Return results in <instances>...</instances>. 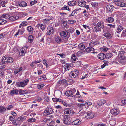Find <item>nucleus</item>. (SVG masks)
Instances as JSON below:
<instances>
[{
	"instance_id": "obj_1",
	"label": "nucleus",
	"mask_w": 126,
	"mask_h": 126,
	"mask_svg": "<svg viewBox=\"0 0 126 126\" xmlns=\"http://www.w3.org/2000/svg\"><path fill=\"white\" fill-rule=\"evenodd\" d=\"M29 82V80L26 79L22 82H18L16 83V85L18 87H24L25 85L27 84Z\"/></svg>"
},
{
	"instance_id": "obj_2",
	"label": "nucleus",
	"mask_w": 126,
	"mask_h": 126,
	"mask_svg": "<svg viewBox=\"0 0 126 126\" xmlns=\"http://www.w3.org/2000/svg\"><path fill=\"white\" fill-rule=\"evenodd\" d=\"M53 111L52 109L50 108H48L45 109L43 112V114L45 116L48 115L52 114Z\"/></svg>"
},
{
	"instance_id": "obj_3",
	"label": "nucleus",
	"mask_w": 126,
	"mask_h": 126,
	"mask_svg": "<svg viewBox=\"0 0 126 126\" xmlns=\"http://www.w3.org/2000/svg\"><path fill=\"white\" fill-rule=\"evenodd\" d=\"M78 71L76 69H74L70 72V75L72 78H75L78 76Z\"/></svg>"
},
{
	"instance_id": "obj_4",
	"label": "nucleus",
	"mask_w": 126,
	"mask_h": 126,
	"mask_svg": "<svg viewBox=\"0 0 126 126\" xmlns=\"http://www.w3.org/2000/svg\"><path fill=\"white\" fill-rule=\"evenodd\" d=\"M113 2L117 6L123 7L125 6L124 3L121 1V0H113Z\"/></svg>"
},
{
	"instance_id": "obj_5",
	"label": "nucleus",
	"mask_w": 126,
	"mask_h": 126,
	"mask_svg": "<svg viewBox=\"0 0 126 126\" xmlns=\"http://www.w3.org/2000/svg\"><path fill=\"white\" fill-rule=\"evenodd\" d=\"M118 61L120 64L125 65L126 64V57L125 56L119 58Z\"/></svg>"
},
{
	"instance_id": "obj_6",
	"label": "nucleus",
	"mask_w": 126,
	"mask_h": 126,
	"mask_svg": "<svg viewBox=\"0 0 126 126\" xmlns=\"http://www.w3.org/2000/svg\"><path fill=\"white\" fill-rule=\"evenodd\" d=\"M84 113V115L85 117H87L88 118H93L94 117V115H93V114L90 112H88L87 113H85V112L84 111L83 112Z\"/></svg>"
},
{
	"instance_id": "obj_7",
	"label": "nucleus",
	"mask_w": 126,
	"mask_h": 126,
	"mask_svg": "<svg viewBox=\"0 0 126 126\" xmlns=\"http://www.w3.org/2000/svg\"><path fill=\"white\" fill-rule=\"evenodd\" d=\"M68 33L66 31H63L60 33V35L62 38L66 37L68 35Z\"/></svg>"
},
{
	"instance_id": "obj_8",
	"label": "nucleus",
	"mask_w": 126,
	"mask_h": 126,
	"mask_svg": "<svg viewBox=\"0 0 126 126\" xmlns=\"http://www.w3.org/2000/svg\"><path fill=\"white\" fill-rule=\"evenodd\" d=\"M43 121L47 123V126L50 125V123L52 124L53 123V122L50 119L45 118L44 119Z\"/></svg>"
},
{
	"instance_id": "obj_9",
	"label": "nucleus",
	"mask_w": 126,
	"mask_h": 126,
	"mask_svg": "<svg viewBox=\"0 0 126 126\" xmlns=\"http://www.w3.org/2000/svg\"><path fill=\"white\" fill-rule=\"evenodd\" d=\"M110 112L112 115L116 116L118 114L119 111L117 109H112L110 110Z\"/></svg>"
},
{
	"instance_id": "obj_10",
	"label": "nucleus",
	"mask_w": 126,
	"mask_h": 126,
	"mask_svg": "<svg viewBox=\"0 0 126 126\" xmlns=\"http://www.w3.org/2000/svg\"><path fill=\"white\" fill-rule=\"evenodd\" d=\"M27 48L26 47H23L21 49V51L19 53V55L21 56H23L26 53Z\"/></svg>"
},
{
	"instance_id": "obj_11",
	"label": "nucleus",
	"mask_w": 126,
	"mask_h": 126,
	"mask_svg": "<svg viewBox=\"0 0 126 126\" xmlns=\"http://www.w3.org/2000/svg\"><path fill=\"white\" fill-rule=\"evenodd\" d=\"M114 8V7L112 5H108L106 7V11L108 12H112Z\"/></svg>"
},
{
	"instance_id": "obj_12",
	"label": "nucleus",
	"mask_w": 126,
	"mask_h": 126,
	"mask_svg": "<svg viewBox=\"0 0 126 126\" xmlns=\"http://www.w3.org/2000/svg\"><path fill=\"white\" fill-rule=\"evenodd\" d=\"M63 121L64 123L67 125H69L70 123V121L69 120L68 117L67 116L65 115L64 117Z\"/></svg>"
},
{
	"instance_id": "obj_13",
	"label": "nucleus",
	"mask_w": 126,
	"mask_h": 126,
	"mask_svg": "<svg viewBox=\"0 0 126 126\" xmlns=\"http://www.w3.org/2000/svg\"><path fill=\"white\" fill-rule=\"evenodd\" d=\"M73 66L72 64H66L64 66V67L66 70H69Z\"/></svg>"
},
{
	"instance_id": "obj_14",
	"label": "nucleus",
	"mask_w": 126,
	"mask_h": 126,
	"mask_svg": "<svg viewBox=\"0 0 126 126\" xmlns=\"http://www.w3.org/2000/svg\"><path fill=\"white\" fill-rule=\"evenodd\" d=\"M53 28L52 27H48L47 29V34L50 35L53 33Z\"/></svg>"
},
{
	"instance_id": "obj_15",
	"label": "nucleus",
	"mask_w": 126,
	"mask_h": 126,
	"mask_svg": "<svg viewBox=\"0 0 126 126\" xmlns=\"http://www.w3.org/2000/svg\"><path fill=\"white\" fill-rule=\"evenodd\" d=\"M97 57L99 59L103 60L106 58L105 55L103 53L99 54L97 55Z\"/></svg>"
},
{
	"instance_id": "obj_16",
	"label": "nucleus",
	"mask_w": 126,
	"mask_h": 126,
	"mask_svg": "<svg viewBox=\"0 0 126 126\" xmlns=\"http://www.w3.org/2000/svg\"><path fill=\"white\" fill-rule=\"evenodd\" d=\"M86 52L87 53L90 52L92 53H94V49L92 47H87L85 49Z\"/></svg>"
},
{
	"instance_id": "obj_17",
	"label": "nucleus",
	"mask_w": 126,
	"mask_h": 126,
	"mask_svg": "<svg viewBox=\"0 0 126 126\" xmlns=\"http://www.w3.org/2000/svg\"><path fill=\"white\" fill-rule=\"evenodd\" d=\"M65 94L66 96L68 97H73L74 96L73 93H72V91L71 90L67 91L65 93Z\"/></svg>"
},
{
	"instance_id": "obj_18",
	"label": "nucleus",
	"mask_w": 126,
	"mask_h": 126,
	"mask_svg": "<svg viewBox=\"0 0 126 126\" xmlns=\"http://www.w3.org/2000/svg\"><path fill=\"white\" fill-rule=\"evenodd\" d=\"M81 122L80 121L79 119H76L74 120L73 122V125H79L81 124Z\"/></svg>"
},
{
	"instance_id": "obj_19",
	"label": "nucleus",
	"mask_w": 126,
	"mask_h": 126,
	"mask_svg": "<svg viewBox=\"0 0 126 126\" xmlns=\"http://www.w3.org/2000/svg\"><path fill=\"white\" fill-rule=\"evenodd\" d=\"M71 109L70 108H66L64 110V113L65 114H69L71 112Z\"/></svg>"
},
{
	"instance_id": "obj_20",
	"label": "nucleus",
	"mask_w": 126,
	"mask_h": 126,
	"mask_svg": "<svg viewBox=\"0 0 126 126\" xmlns=\"http://www.w3.org/2000/svg\"><path fill=\"white\" fill-rule=\"evenodd\" d=\"M19 18V17L17 16H12L11 17L10 16L9 19L10 20L12 21H14L16 20L17 19Z\"/></svg>"
},
{
	"instance_id": "obj_21",
	"label": "nucleus",
	"mask_w": 126,
	"mask_h": 126,
	"mask_svg": "<svg viewBox=\"0 0 126 126\" xmlns=\"http://www.w3.org/2000/svg\"><path fill=\"white\" fill-rule=\"evenodd\" d=\"M79 6L81 7H84L86 4V2L84 1H79L78 3Z\"/></svg>"
},
{
	"instance_id": "obj_22",
	"label": "nucleus",
	"mask_w": 126,
	"mask_h": 126,
	"mask_svg": "<svg viewBox=\"0 0 126 126\" xmlns=\"http://www.w3.org/2000/svg\"><path fill=\"white\" fill-rule=\"evenodd\" d=\"M106 103V101L104 100H99L97 101V103L98 105L101 106L103 105Z\"/></svg>"
},
{
	"instance_id": "obj_23",
	"label": "nucleus",
	"mask_w": 126,
	"mask_h": 126,
	"mask_svg": "<svg viewBox=\"0 0 126 126\" xmlns=\"http://www.w3.org/2000/svg\"><path fill=\"white\" fill-rule=\"evenodd\" d=\"M22 70V67H20V68H16L14 71V73L15 74H16L18 72H20Z\"/></svg>"
},
{
	"instance_id": "obj_24",
	"label": "nucleus",
	"mask_w": 126,
	"mask_h": 126,
	"mask_svg": "<svg viewBox=\"0 0 126 126\" xmlns=\"http://www.w3.org/2000/svg\"><path fill=\"white\" fill-rule=\"evenodd\" d=\"M10 15L7 14H4L1 16V18H4L6 19H9Z\"/></svg>"
},
{
	"instance_id": "obj_25",
	"label": "nucleus",
	"mask_w": 126,
	"mask_h": 126,
	"mask_svg": "<svg viewBox=\"0 0 126 126\" xmlns=\"http://www.w3.org/2000/svg\"><path fill=\"white\" fill-rule=\"evenodd\" d=\"M76 3V1L73 0L69 2H68V4L70 6H73L75 5Z\"/></svg>"
},
{
	"instance_id": "obj_26",
	"label": "nucleus",
	"mask_w": 126,
	"mask_h": 126,
	"mask_svg": "<svg viewBox=\"0 0 126 126\" xmlns=\"http://www.w3.org/2000/svg\"><path fill=\"white\" fill-rule=\"evenodd\" d=\"M123 29V27L121 26L120 25L118 26L116 32L119 33Z\"/></svg>"
},
{
	"instance_id": "obj_27",
	"label": "nucleus",
	"mask_w": 126,
	"mask_h": 126,
	"mask_svg": "<svg viewBox=\"0 0 126 126\" xmlns=\"http://www.w3.org/2000/svg\"><path fill=\"white\" fill-rule=\"evenodd\" d=\"M18 4L19 6L21 7H25L27 5V3L24 1L20 2Z\"/></svg>"
},
{
	"instance_id": "obj_28",
	"label": "nucleus",
	"mask_w": 126,
	"mask_h": 126,
	"mask_svg": "<svg viewBox=\"0 0 126 126\" xmlns=\"http://www.w3.org/2000/svg\"><path fill=\"white\" fill-rule=\"evenodd\" d=\"M114 19L112 17H108L106 19L107 22L108 23H112L114 21Z\"/></svg>"
},
{
	"instance_id": "obj_29",
	"label": "nucleus",
	"mask_w": 126,
	"mask_h": 126,
	"mask_svg": "<svg viewBox=\"0 0 126 126\" xmlns=\"http://www.w3.org/2000/svg\"><path fill=\"white\" fill-rule=\"evenodd\" d=\"M76 59V57L75 54H73L71 56V62L72 63H74Z\"/></svg>"
},
{
	"instance_id": "obj_30",
	"label": "nucleus",
	"mask_w": 126,
	"mask_h": 126,
	"mask_svg": "<svg viewBox=\"0 0 126 126\" xmlns=\"http://www.w3.org/2000/svg\"><path fill=\"white\" fill-rule=\"evenodd\" d=\"M97 26L98 27H100L102 28H103L104 27L103 22L102 21L98 22L97 24Z\"/></svg>"
},
{
	"instance_id": "obj_31",
	"label": "nucleus",
	"mask_w": 126,
	"mask_h": 126,
	"mask_svg": "<svg viewBox=\"0 0 126 126\" xmlns=\"http://www.w3.org/2000/svg\"><path fill=\"white\" fill-rule=\"evenodd\" d=\"M78 48L82 50L84 49L85 48V46L82 43L79 44L78 46Z\"/></svg>"
},
{
	"instance_id": "obj_32",
	"label": "nucleus",
	"mask_w": 126,
	"mask_h": 126,
	"mask_svg": "<svg viewBox=\"0 0 126 126\" xmlns=\"http://www.w3.org/2000/svg\"><path fill=\"white\" fill-rule=\"evenodd\" d=\"M37 26L38 28H40L42 30L44 29L45 27V25H43L42 24H38L37 25Z\"/></svg>"
},
{
	"instance_id": "obj_33",
	"label": "nucleus",
	"mask_w": 126,
	"mask_h": 126,
	"mask_svg": "<svg viewBox=\"0 0 126 126\" xmlns=\"http://www.w3.org/2000/svg\"><path fill=\"white\" fill-rule=\"evenodd\" d=\"M18 90L15 89L11 91L10 92V94L11 95L14 94H17L18 93Z\"/></svg>"
},
{
	"instance_id": "obj_34",
	"label": "nucleus",
	"mask_w": 126,
	"mask_h": 126,
	"mask_svg": "<svg viewBox=\"0 0 126 126\" xmlns=\"http://www.w3.org/2000/svg\"><path fill=\"white\" fill-rule=\"evenodd\" d=\"M2 62L6 63L8 61V59L5 56H3L2 59Z\"/></svg>"
},
{
	"instance_id": "obj_35",
	"label": "nucleus",
	"mask_w": 126,
	"mask_h": 126,
	"mask_svg": "<svg viewBox=\"0 0 126 126\" xmlns=\"http://www.w3.org/2000/svg\"><path fill=\"white\" fill-rule=\"evenodd\" d=\"M33 37L32 35L29 36L28 38V41L29 42H32L33 40Z\"/></svg>"
},
{
	"instance_id": "obj_36",
	"label": "nucleus",
	"mask_w": 126,
	"mask_h": 126,
	"mask_svg": "<svg viewBox=\"0 0 126 126\" xmlns=\"http://www.w3.org/2000/svg\"><path fill=\"white\" fill-rule=\"evenodd\" d=\"M104 35L108 39H110L111 37L110 34L109 33H107L104 34Z\"/></svg>"
},
{
	"instance_id": "obj_37",
	"label": "nucleus",
	"mask_w": 126,
	"mask_h": 126,
	"mask_svg": "<svg viewBox=\"0 0 126 126\" xmlns=\"http://www.w3.org/2000/svg\"><path fill=\"white\" fill-rule=\"evenodd\" d=\"M109 123L111 126H113L115 125L116 121L114 120H111L109 121Z\"/></svg>"
},
{
	"instance_id": "obj_38",
	"label": "nucleus",
	"mask_w": 126,
	"mask_h": 126,
	"mask_svg": "<svg viewBox=\"0 0 126 126\" xmlns=\"http://www.w3.org/2000/svg\"><path fill=\"white\" fill-rule=\"evenodd\" d=\"M124 52L123 51H121L119 52V58H121V57H125L124 56Z\"/></svg>"
},
{
	"instance_id": "obj_39",
	"label": "nucleus",
	"mask_w": 126,
	"mask_h": 126,
	"mask_svg": "<svg viewBox=\"0 0 126 126\" xmlns=\"http://www.w3.org/2000/svg\"><path fill=\"white\" fill-rule=\"evenodd\" d=\"M101 114V111L99 110H98L97 112L95 113V117H98L100 116Z\"/></svg>"
},
{
	"instance_id": "obj_40",
	"label": "nucleus",
	"mask_w": 126,
	"mask_h": 126,
	"mask_svg": "<svg viewBox=\"0 0 126 126\" xmlns=\"http://www.w3.org/2000/svg\"><path fill=\"white\" fill-rule=\"evenodd\" d=\"M55 41L58 43H60L61 41V39L58 36L56 37L55 38Z\"/></svg>"
},
{
	"instance_id": "obj_41",
	"label": "nucleus",
	"mask_w": 126,
	"mask_h": 126,
	"mask_svg": "<svg viewBox=\"0 0 126 126\" xmlns=\"http://www.w3.org/2000/svg\"><path fill=\"white\" fill-rule=\"evenodd\" d=\"M26 120V118L25 117L20 116L19 117L17 118V120L19 121H21L23 122Z\"/></svg>"
},
{
	"instance_id": "obj_42",
	"label": "nucleus",
	"mask_w": 126,
	"mask_h": 126,
	"mask_svg": "<svg viewBox=\"0 0 126 126\" xmlns=\"http://www.w3.org/2000/svg\"><path fill=\"white\" fill-rule=\"evenodd\" d=\"M113 56L112 54L111 53H107L105 55L106 58H111Z\"/></svg>"
},
{
	"instance_id": "obj_43",
	"label": "nucleus",
	"mask_w": 126,
	"mask_h": 126,
	"mask_svg": "<svg viewBox=\"0 0 126 126\" xmlns=\"http://www.w3.org/2000/svg\"><path fill=\"white\" fill-rule=\"evenodd\" d=\"M27 29L29 32H32L33 31V29L31 26H28L27 27Z\"/></svg>"
},
{
	"instance_id": "obj_44",
	"label": "nucleus",
	"mask_w": 126,
	"mask_h": 126,
	"mask_svg": "<svg viewBox=\"0 0 126 126\" xmlns=\"http://www.w3.org/2000/svg\"><path fill=\"white\" fill-rule=\"evenodd\" d=\"M5 64L6 63H3L2 62L0 63V68L2 69L5 68L6 67Z\"/></svg>"
},
{
	"instance_id": "obj_45",
	"label": "nucleus",
	"mask_w": 126,
	"mask_h": 126,
	"mask_svg": "<svg viewBox=\"0 0 126 126\" xmlns=\"http://www.w3.org/2000/svg\"><path fill=\"white\" fill-rule=\"evenodd\" d=\"M121 37H126V30H123V32L121 35Z\"/></svg>"
},
{
	"instance_id": "obj_46",
	"label": "nucleus",
	"mask_w": 126,
	"mask_h": 126,
	"mask_svg": "<svg viewBox=\"0 0 126 126\" xmlns=\"http://www.w3.org/2000/svg\"><path fill=\"white\" fill-rule=\"evenodd\" d=\"M1 18L0 19V25H3L7 22V21L5 20H4Z\"/></svg>"
},
{
	"instance_id": "obj_47",
	"label": "nucleus",
	"mask_w": 126,
	"mask_h": 126,
	"mask_svg": "<svg viewBox=\"0 0 126 126\" xmlns=\"http://www.w3.org/2000/svg\"><path fill=\"white\" fill-rule=\"evenodd\" d=\"M6 108L4 107H0V112L1 113L6 110Z\"/></svg>"
},
{
	"instance_id": "obj_48",
	"label": "nucleus",
	"mask_w": 126,
	"mask_h": 126,
	"mask_svg": "<svg viewBox=\"0 0 126 126\" xmlns=\"http://www.w3.org/2000/svg\"><path fill=\"white\" fill-rule=\"evenodd\" d=\"M44 85L43 84H39L37 85V87L39 89H42V88H43Z\"/></svg>"
},
{
	"instance_id": "obj_49",
	"label": "nucleus",
	"mask_w": 126,
	"mask_h": 126,
	"mask_svg": "<svg viewBox=\"0 0 126 126\" xmlns=\"http://www.w3.org/2000/svg\"><path fill=\"white\" fill-rule=\"evenodd\" d=\"M36 120V119L34 118H32L28 119L27 121L29 122H35Z\"/></svg>"
},
{
	"instance_id": "obj_50",
	"label": "nucleus",
	"mask_w": 126,
	"mask_h": 126,
	"mask_svg": "<svg viewBox=\"0 0 126 126\" xmlns=\"http://www.w3.org/2000/svg\"><path fill=\"white\" fill-rule=\"evenodd\" d=\"M52 100L53 101L55 102H61L62 101L61 99L59 98H52Z\"/></svg>"
},
{
	"instance_id": "obj_51",
	"label": "nucleus",
	"mask_w": 126,
	"mask_h": 126,
	"mask_svg": "<svg viewBox=\"0 0 126 126\" xmlns=\"http://www.w3.org/2000/svg\"><path fill=\"white\" fill-rule=\"evenodd\" d=\"M18 31L21 35H22L24 31V29L23 28H22L21 30L20 29H19Z\"/></svg>"
},
{
	"instance_id": "obj_52",
	"label": "nucleus",
	"mask_w": 126,
	"mask_h": 126,
	"mask_svg": "<svg viewBox=\"0 0 126 126\" xmlns=\"http://www.w3.org/2000/svg\"><path fill=\"white\" fill-rule=\"evenodd\" d=\"M85 105V104H81L79 103L77 105L79 107L82 108Z\"/></svg>"
},
{
	"instance_id": "obj_53",
	"label": "nucleus",
	"mask_w": 126,
	"mask_h": 126,
	"mask_svg": "<svg viewBox=\"0 0 126 126\" xmlns=\"http://www.w3.org/2000/svg\"><path fill=\"white\" fill-rule=\"evenodd\" d=\"M4 76V73L2 70H0V77H3Z\"/></svg>"
},
{
	"instance_id": "obj_54",
	"label": "nucleus",
	"mask_w": 126,
	"mask_h": 126,
	"mask_svg": "<svg viewBox=\"0 0 126 126\" xmlns=\"http://www.w3.org/2000/svg\"><path fill=\"white\" fill-rule=\"evenodd\" d=\"M27 22L26 21H23L21 23V25H22V26H26L27 25Z\"/></svg>"
},
{
	"instance_id": "obj_55",
	"label": "nucleus",
	"mask_w": 126,
	"mask_h": 126,
	"mask_svg": "<svg viewBox=\"0 0 126 126\" xmlns=\"http://www.w3.org/2000/svg\"><path fill=\"white\" fill-rule=\"evenodd\" d=\"M108 48H102L100 49L101 51L103 52H106L108 50Z\"/></svg>"
},
{
	"instance_id": "obj_56",
	"label": "nucleus",
	"mask_w": 126,
	"mask_h": 126,
	"mask_svg": "<svg viewBox=\"0 0 126 126\" xmlns=\"http://www.w3.org/2000/svg\"><path fill=\"white\" fill-rule=\"evenodd\" d=\"M8 62L9 63H12L13 61V59L11 57H9L8 59Z\"/></svg>"
},
{
	"instance_id": "obj_57",
	"label": "nucleus",
	"mask_w": 126,
	"mask_h": 126,
	"mask_svg": "<svg viewBox=\"0 0 126 126\" xmlns=\"http://www.w3.org/2000/svg\"><path fill=\"white\" fill-rule=\"evenodd\" d=\"M62 9L63 10H69V7L66 5L64 6L62 8Z\"/></svg>"
},
{
	"instance_id": "obj_58",
	"label": "nucleus",
	"mask_w": 126,
	"mask_h": 126,
	"mask_svg": "<svg viewBox=\"0 0 126 126\" xmlns=\"http://www.w3.org/2000/svg\"><path fill=\"white\" fill-rule=\"evenodd\" d=\"M101 29L99 27L97 26L95 27V31L97 32L100 31L101 30Z\"/></svg>"
},
{
	"instance_id": "obj_59",
	"label": "nucleus",
	"mask_w": 126,
	"mask_h": 126,
	"mask_svg": "<svg viewBox=\"0 0 126 126\" xmlns=\"http://www.w3.org/2000/svg\"><path fill=\"white\" fill-rule=\"evenodd\" d=\"M13 106L12 105H9L7 107V109L8 110H10L13 108Z\"/></svg>"
},
{
	"instance_id": "obj_60",
	"label": "nucleus",
	"mask_w": 126,
	"mask_h": 126,
	"mask_svg": "<svg viewBox=\"0 0 126 126\" xmlns=\"http://www.w3.org/2000/svg\"><path fill=\"white\" fill-rule=\"evenodd\" d=\"M47 61L46 60H44L43 61V63L45 65H46L47 67H48V66L47 63Z\"/></svg>"
},
{
	"instance_id": "obj_61",
	"label": "nucleus",
	"mask_w": 126,
	"mask_h": 126,
	"mask_svg": "<svg viewBox=\"0 0 126 126\" xmlns=\"http://www.w3.org/2000/svg\"><path fill=\"white\" fill-rule=\"evenodd\" d=\"M44 100L45 101L47 102H49V97L47 96L44 98Z\"/></svg>"
},
{
	"instance_id": "obj_62",
	"label": "nucleus",
	"mask_w": 126,
	"mask_h": 126,
	"mask_svg": "<svg viewBox=\"0 0 126 126\" xmlns=\"http://www.w3.org/2000/svg\"><path fill=\"white\" fill-rule=\"evenodd\" d=\"M41 37H42V33L41 31H39L38 34V38L40 39Z\"/></svg>"
},
{
	"instance_id": "obj_63",
	"label": "nucleus",
	"mask_w": 126,
	"mask_h": 126,
	"mask_svg": "<svg viewBox=\"0 0 126 126\" xmlns=\"http://www.w3.org/2000/svg\"><path fill=\"white\" fill-rule=\"evenodd\" d=\"M58 55L62 58H63L65 56V54L63 53L59 54Z\"/></svg>"
},
{
	"instance_id": "obj_64",
	"label": "nucleus",
	"mask_w": 126,
	"mask_h": 126,
	"mask_svg": "<svg viewBox=\"0 0 126 126\" xmlns=\"http://www.w3.org/2000/svg\"><path fill=\"white\" fill-rule=\"evenodd\" d=\"M19 94H24L25 93L24 90H20L19 91Z\"/></svg>"
}]
</instances>
